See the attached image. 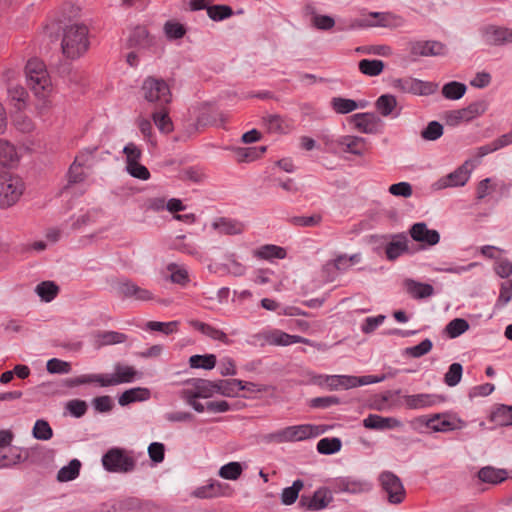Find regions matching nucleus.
<instances>
[{"label":"nucleus","instance_id":"obj_19","mask_svg":"<svg viewBox=\"0 0 512 512\" xmlns=\"http://www.w3.org/2000/svg\"><path fill=\"white\" fill-rule=\"evenodd\" d=\"M15 76L16 72L13 70H8L4 74L7 81L8 98L14 103L17 109H21L25 104L28 93L23 86L13 82Z\"/></svg>","mask_w":512,"mask_h":512},{"label":"nucleus","instance_id":"obj_1","mask_svg":"<svg viewBox=\"0 0 512 512\" xmlns=\"http://www.w3.org/2000/svg\"><path fill=\"white\" fill-rule=\"evenodd\" d=\"M241 380L229 379L212 382L201 378H192L183 383L178 396L198 413L205 411L204 404L198 399H207L219 393L223 396L234 397L241 391Z\"/></svg>","mask_w":512,"mask_h":512},{"label":"nucleus","instance_id":"obj_35","mask_svg":"<svg viewBox=\"0 0 512 512\" xmlns=\"http://www.w3.org/2000/svg\"><path fill=\"white\" fill-rule=\"evenodd\" d=\"M254 256L260 259L272 261L274 259H284L286 257V251L283 247L267 244L260 246L254 250Z\"/></svg>","mask_w":512,"mask_h":512},{"label":"nucleus","instance_id":"obj_8","mask_svg":"<svg viewBox=\"0 0 512 512\" xmlns=\"http://www.w3.org/2000/svg\"><path fill=\"white\" fill-rule=\"evenodd\" d=\"M101 461L104 469L112 473H129L136 466L132 453L118 447L109 449Z\"/></svg>","mask_w":512,"mask_h":512},{"label":"nucleus","instance_id":"obj_21","mask_svg":"<svg viewBox=\"0 0 512 512\" xmlns=\"http://www.w3.org/2000/svg\"><path fill=\"white\" fill-rule=\"evenodd\" d=\"M363 425L367 429L387 430L402 427V422L394 417H383L378 414H369L364 420Z\"/></svg>","mask_w":512,"mask_h":512},{"label":"nucleus","instance_id":"obj_33","mask_svg":"<svg viewBox=\"0 0 512 512\" xmlns=\"http://www.w3.org/2000/svg\"><path fill=\"white\" fill-rule=\"evenodd\" d=\"M408 293L416 299H424L433 295L434 288L432 285L427 283H421L412 279H408L405 282Z\"/></svg>","mask_w":512,"mask_h":512},{"label":"nucleus","instance_id":"obj_49","mask_svg":"<svg viewBox=\"0 0 512 512\" xmlns=\"http://www.w3.org/2000/svg\"><path fill=\"white\" fill-rule=\"evenodd\" d=\"M469 329V323L463 318L451 320L445 327V332L449 338L454 339L465 333Z\"/></svg>","mask_w":512,"mask_h":512},{"label":"nucleus","instance_id":"obj_14","mask_svg":"<svg viewBox=\"0 0 512 512\" xmlns=\"http://www.w3.org/2000/svg\"><path fill=\"white\" fill-rule=\"evenodd\" d=\"M264 340L269 345L289 346L296 343H309V340L298 335H291L278 329L264 330L253 336Z\"/></svg>","mask_w":512,"mask_h":512},{"label":"nucleus","instance_id":"obj_6","mask_svg":"<svg viewBox=\"0 0 512 512\" xmlns=\"http://www.w3.org/2000/svg\"><path fill=\"white\" fill-rule=\"evenodd\" d=\"M141 96L156 108L167 106L172 99L170 87L163 79L147 77L141 86Z\"/></svg>","mask_w":512,"mask_h":512},{"label":"nucleus","instance_id":"obj_4","mask_svg":"<svg viewBox=\"0 0 512 512\" xmlns=\"http://www.w3.org/2000/svg\"><path fill=\"white\" fill-rule=\"evenodd\" d=\"M325 431L326 429L322 425H292L270 433L268 440L275 443L299 442L316 438L325 433Z\"/></svg>","mask_w":512,"mask_h":512},{"label":"nucleus","instance_id":"obj_18","mask_svg":"<svg viewBox=\"0 0 512 512\" xmlns=\"http://www.w3.org/2000/svg\"><path fill=\"white\" fill-rule=\"evenodd\" d=\"M384 242L385 254L388 260H396L408 251V238L403 234L385 237Z\"/></svg>","mask_w":512,"mask_h":512},{"label":"nucleus","instance_id":"obj_63","mask_svg":"<svg viewBox=\"0 0 512 512\" xmlns=\"http://www.w3.org/2000/svg\"><path fill=\"white\" fill-rule=\"evenodd\" d=\"M66 410L74 417L80 418L87 411V404L83 400L74 399L66 404Z\"/></svg>","mask_w":512,"mask_h":512},{"label":"nucleus","instance_id":"obj_48","mask_svg":"<svg viewBox=\"0 0 512 512\" xmlns=\"http://www.w3.org/2000/svg\"><path fill=\"white\" fill-rule=\"evenodd\" d=\"M512 300V279L500 285L499 296L494 304L495 310L503 309Z\"/></svg>","mask_w":512,"mask_h":512},{"label":"nucleus","instance_id":"obj_7","mask_svg":"<svg viewBox=\"0 0 512 512\" xmlns=\"http://www.w3.org/2000/svg\"><path fill=\"white\" fill-rule=\"evenodd\" d=\"M405 19L393 12H369L364 14L361 18L354 19L351 24V29L370 28V27H383L396 29L404 26Z\"/></svg>","mask_w":512,"mask_h":512},{"label":"nucleus","instance_id":"obj_42","mask_svg":"<svg viewBox=\"0 0 512 512\" xmlns=\"http://www.w3.org/2000/svg\"><path fill=\"white\" fill-rule=\"evenodd\" d=\"M303 487L304 483L302 480H295L291 486L286 487L282 490V493L280 495L281 503L287 506L295 503L299 496V492L302 490Z\"/></svg>","mask_w":512,"mask_h":512},{"label":"nucleus","instance_id":"obj_54","mask_svg":"<svg viewBox=\"0 0 512 512\" xmlns=\"http://www.w3.org/2000/svg\"><path fill=\"white\" fill-rule=\"evenodd\" d=\"M179 322L178 321H170V322H159V321H149L145 324V329L151 331L161 332L165 335L172 334L177 331Z\"/></svg>","mask_w":512,"mask_h":512},{"label":"nucleus","instance_id":"obj_40","mask_svg":"<svg viewBox=\"0 0 512 512\" xmlns=\"http://www.w3.org/2000/svg\"><path fill=\"white\" fill-rule=\"evenodd\" d=\"M35 293L46 303L51 302L59 293V287L53 281H43L35 287Z\"/></svg>","mask_w":512,"mask_h":512},{"label":"nucleus","instance_id":"obj_37","mask_svg":"<svg viewBox=\"0 0 512 512\" xmlns=\"http://www.w3.org/2000/svg\"><path fill=\"white\" fill-rule=\"evenodd\" d=\"M236 161L239 163L242 162H252L256 159L260 158L265 152L266 147H249V148H234Z\"/></svg>","mask_w":512,"mask_h":512},{"label":"nucleus","instance_id":"obj_36","mask_svg":"<svg viewBox=\"0 0 512 512\" xmlns=\"http://www.w3.org/2000/svg\"><path fill=\"white\" fill-rule=\"evenodd\" d=\"M80 469L81 462L78 459H72L67 465L59 469L56 479L62 483L75 480L80 474Z\"/></svg>","mask_w":512,"mask_h":512},{"label":"nucleus","instance_id":"obj_50","mask_svg":"<svg viewBox=\"0 0 512 512\" xmlns=\"http://www.w3.org/2000/svg\"><path fill=\"white\" fill-rule=\"evenodd\" d=\"M32 435L37 440L47 441L52 438L53 430L46 420L38 419L34 423Z\"/></svg>","mask_w":512,"mask_h":512},{"label":"nucleus","instance_id":"obj_60","mask_svg":"<svg viewBox=\"0 0 512 512\" xmlns=\"http://www.w3.org/2000/svg\"><path fill=\"white\" fill-rule=\"evenodd\" d=\"M232 9L226 5H214L207 8L208 16L215 21L226 19L232 15Z\"/></svg>","mask_w":512,"mask_h":512},{"label":"nucleus","instance_id":"obj_62","mask_svg":"<svg viewBox=\"0 0 512 512\" xmlns=\"http://www.w3.org/2000/svg\"><path fill=\"white\" fill-rule=\"evenodd\" d=\"M496 190V183L492 178H485L481 180L477 186L476 194L480 200L485 199Z\"/></svg>","mask_w":512,"mask_h":512},{"label":"nucleus","instance_id":"obj_3","mask_svg":"<svg viewBox=\"0 0 512 512\" xmlns=\"http://www.w3.org/2000/svg\"><path fill=\"white\" fill-rule=\"evenodd\" d=\"M89 45V30L86 25L73 23L64 28L61 47L67 58L81 57L87 52Z\"/></svg>","mask_w":512,"mask_h":512},{"label":"nucleus","instance_id":"obj_55","mask_svg":"<svg viewBox=\"0 0 512 512\" xmlns=\"http://www.w3.org/2000/svg\"><path fill=\"white\" fill-rule=\"evenodd\" d=\"M150 43L148 32L145 27H137L129 37V44L132 47L144 48Z\"/></svg>","mask_w":512,"mask_h":512},{"label":"nucleus","instance_id":"obj_31","mask_svg":"<svg viewBox=\"0 0 512 512\" xmlns=\"http://www.w3.org/2000/svg\"><path fill=\"white\" fill-rule=\"evenodd\" d=\"M411 237L418 242L428 245H435L439 242L440 236L436 230H429L427 226H411Z\"/></svg>","mask_w":512,"mask_h":512},{"label":"nucleus","instance_id":"obj_26","mask_svg":"<svg viewBox=\"0 0 512 512\" xmlns=\"http://www.w3.org/2000/svg\"><path fill=\"white\" fill-rule=\"evenodd\" d=\"M412 53L418 56H440L446 53V47L438 41L417 42L412 47Z\"/></svg>","mask_w":512,"mask_h":512},{"label":"nucleus","instance_id":"obj_52","mask_svg":"<svg viewBox=\"0 0 512 512\" xmlns=\"http://www.w3.org/2000/svg\"><path fill=\"white\" fill-rule=\"evenodd\" d=\"M127 340L124 333L116 331H104L97 335V342L101 346L120 344Z\"/></svg>","mask_w":512,"mask_h":512},{"label":"nucleus","instance_id":"obj_43","mask_svg":"<svg viewBox=\"0 0 512 512\" xmlns=\"http://www.w3.org/2000/svg\"><path fill=\"white\" fill-rule=\"evenodd\" d=\"M217 359L214 354L192 355L189 358L191 368L211 370L216 366Z\"/></svg>","mask_w":512,"mask_h":512},{"label":"nucleus","instance_id":"obj_23","mask_svg":"<svg viewBox=\"0 0 512 512\" xmlns=\"http://www.w3.org/2000/svg\"><path fill=\"white\" fill-rule=\"evenodd\" d=\"M93 151H83L76 156L68 172V183H80L85 179L83 166L89 162Z\"/></svg>","mask_w":512,"mask_h":512},{"label":"nucleus","instance_id":"obj_12","mask_svg":"<svg viewBox=\"0 0 512 512\" xmlns=\"http://www.w3.org/2000/svg\"><path fill=\"white\" fill-rule=\"evenodd\" d=\"M330 486L336 493L360 494L372 490L370 481L352 476L337 477L330 481Z\"/></svg>","mask_w":512,"mask_h":512},{"label":"nucleus","instance_id":"obj_2","mask_svg":"<svg viewBox=\"0 0 512 512\" xmlns=\"http://www.w3.org/2000/svg\"><path fill=\"white\" fill-rule=\"evenodd\" d=\"M142 378V373L132 366L117 364L114 372L109 374H82L74 378L63 379L58 382L43 383L42 387L54 394H64L67 388H74L84 384L96 383L101 387L117 386L132 383Z\"/></svg>","mask_w":512,"mask_h":512},{"label":"nucleus","instance_id":"obj_61","mask_svg":"<svg viewBox=\"0 0 512 512\" xmlns=\"http://www.w3.org/2000/svg\"><path fill=\"white\" fill-rule=\"evenodd\" d=\"M443 134V126L436 121L430 122L427 127L421 132V136L425 140L434 141L440 138Z\"/></svg>","mask_w":512,"mask_h":512},{"label":"nucleus","instance_id":"obj_47","mask_svg":"<svg viewBox=\"0 0 512 512\" xmlns=\"http://www.w3.org/2000/svg\"><path fill=\"white\" fill-rule=\"evenodd\" d=\"M491 418L500 426H512V406L500 405L493 411Z\"/></svg>","mask_w":512,"mask_h":512},{"label":"nucleus","instance_id":"obj_30","mask_svg":"<svg viewBox=\"0 0 512 512\" xmlns=\"http://www.w3.org/2000/svg\"><path fill=\"white\" fill-rule=\"evenodd\" d=\"M151 396L148 388L135 387L124 391L118 398V403L121 406L129 405L133 402L147 401Z\"/></svg>","mask_w":512,"mask_h":512},{"label":"nucleus","instance_id":"obj_22","mask_svg":"<svg viewBox=\"0 0 512 512\" xmlns=\"http://www.w3.org/2000/svg\"><path fill=\"white\" fill-rule=\"evenodd\" d=\"M64 231L59 226H46L43 231L44 239L35 240L31 248L35 251H43L47 247L57 243L63 236Z\"/></svg>","mask_w":512,"mask_h":512},{"label":"nucleus","instance_id":"obj_57","mask_svg":"<svg viewBox=\"0 0 512 512\" xmlns=\"http://www.w3.org/2000/svg\"><path fill=\"white\" fill-rule=\"evenodd\" d=\"M46 369L50 374H68L71 372V364L58 358H52L47 361Z\"/></svg>","mask_w":512,"mask_h":512},{"label":"nucleus","instance_id":"obj_24","mask_svg":"<svg viewBox=\"0 0 512 512\" xmlns=\"http://www.w3.org/2000/svg\"><path fill=\"white\" fill-rule=\"evenodd\" d=\"M484 39L491 45H502L512 42V30L508 28L489 26L484 30Z\"/></svg>","mask_w":512,"mask_h":512},{"label":"nucleus","instance_id":"obj_51","mask_svg":"<svg viewBox=\"0 0 512 512\" xmlns=\"http://www.w3.org/2000/svg\"><path fill=\"white\" fill-rule=\"evenodd\" d=\"M383 69L384 63L381 60L362 59L359 62V70L368 76H377L382 73Z\"/></svg>","mask_w":512,"mask_h":512},{"label":"nucleus","instance_id":"obj_15","mask_svg":"<svg viewBox=\"0 0 512 512\" xmlns=\"http://www.w3.org/2000/svg\"><path fill=\"white\" fill-rule=\"evenodd\" d=\"M445 401V397L433 393H418L411 395H404L402 397V404L411 410H420L439 405Z\"/></svg>","mask_w":512,"mask_h":512},{"label":"nucleus","instance_id":"obj_17","mask_svg":"<svg viewBox=\"0 0 512 512\" xmlns=\"http://www.w3.org/2000/svg\"><path fill=\"white\" fill-rule=\"evenodd\" d=\"M339 151L351 153L357 156H363L369 150V145L365 138L353 135H343L336 138Z\"/></svg>","mask_w":512,"mask_h":512},{"label":"nucleus","instance_id":"obj_34","mask_svg":"<svg viewBox=\"0 0 512 512\" xmlns=\"http://www.w3.org/2000/svg\"><path fill=\"white\" fill-rule=\"evenodd\" d=\"M193 495L197 498H214L224 495L223 484L217 480H211L208 484L196 488Z\"/></svg>","mask_w":512,"mask_h":512},{"label":"nucleus","instance_id":"obj_13","mask_svg":"<svg viewBox=\"0 0 512 512\" xmlns=\"http://www.w3.org/2000/svg\"><path fill=\"white\" fill-rule=\"evenodd\" d=\"M393 87L403 93L427 96L437 90V84L425 82L412 77H405L393 81Z\"/></svg>","mask_w":512,"mask_h":512},{"label":"nucleus","instance_id":"obj_44","mask_svg":"<svg viewBox=\"0 0 512 512\" xmlns=\"http://www.w3.org/2000/svg\"><path fill=\"white\" fill-rule=\"evenodd\" d=\"M244 470L240 462L232 461L220 467L218 475L225 480H237Z\"/></svg>","mask_w":512,"mask_h":512},{"label":"nucleus","instance_id":"obj_25","mask_svg":"<svg viewBox=\"0 0 512 512\" xmlns=\"http://www.w3.org/2000/svg\"><path fill=\"white\" fill-rule=\"evenodd\" d=\"M375 106L377 111L383 117L397 118L400 115V109H398L397 99L393 95H381L376 100Z\"/></svg>","mask_w":512,"mask_h":512},{"label":"nucleus","instance_id":"obj_64","mask_svg":"<svg viewBox=\"0 0 512 512\" xmlns=\"http://www.w3.org/2000/svg\"><path fill=\"white\" fill-rule=\"evenodd\" d=\"M495 273L501 278H508L512 275V262L508 259L501 258L495 262Z\"/></svg>","mask_w":512,"mask_h":512},{"label":"nucleus","instance_id":"obj_38","mask_svg":"<svg viewBox=\"0 0 512 512\" xmlns=\"http://www.w3.org/2000/svg\"><path fill=\"white\" fill-rule=\"evenodd\" d=\"M332 500L333 496L331 491L326 487H321L314 492L309 502V508L322 510L326 508Z\"/></svg>","mask_w":512,"mask_h":512},{"label":"nucleus","instance_id":"obj_27","mask_svg":"<svg viewBox=\"0 0 512 512\" xmlns=\"http://www.w3.org/2000/svg\"><path fill=\"white\" fill-rule=\"evenodd\" d=\"M350 121L354 124V127L362 133L372 134L376 132L378 119L374 114L370 113H358L354 114Z\"/></svg>","mask_w":512,"mask_h":512},{"label":"nucleus","instance_id":"obj_53","mask_svg":"<svg viewBox=\"0 0 512 512\" xmlns=\"http://www.w3.org/2000/svg\"><path fill=\"white\" fill-rule=\"evenodd\" d=\"M463 374V367L460 363H452L444 375V383L449 387H455L460 383Z\"/></svg>","mask_w":512,"mask_h":512},{"label":"nucleus","instance_id":"obj_32","mask_svg":"<svg viewBox=\"0 0 512 512\" xmlns=\"http://www.w3.org/2000/svg\"><path fill=\"white\" fill-rule=\"evenodd\" d=\"M19 160L17 150L9 141L0 140V165L5 167L14 166Z\"/></svg>","mask_w":512,"mask_h":512},{"label":"nucleus","instance_id":"obj_9","mask_svg":"<svg viewBox=\"0 0 512 512\" xmlns=\"http://www.w3.org/2000/svg\"><path fill=\"white\" fill-rule=\"evenodd\" d=\"M417 420L432 432L445 433L460 430L467 426L466 421L456 414L450 413H436L430 417L421 416Z\"/></svg>","mask_w":512,"mask_h":512},{"label":"nucleus","instance_id":"obj_29","mask_svg":"<svg viewBox=\"0 0 512 512\" xmlns=\"http://www.w3.org/2000/svg\"><path fill=\"white\" fill-rule=\"evenodd\" d=\"M166 277L175 284L186 285L189 281V272L184 264L171 262L165 268Z\"/></svg>","mask_w":512,"mask_h":512},{"label":"nucleus","instance_id":"obj_58","mask_svg":"<svg viewBox=\"0 0 512 512\" xmlns=\"http://www.w3.org/2000/svg\"><path fill=\"white\" fill-rule=\"evenodd\" d=\"M123 153L126 157V166H132L134 163H140L142 158V150L135 143H128L124 147Z\"/></svg>","mask_w":512,"mask_h":512},{"label":"nucleus","instance_id":"obj_20","mask_svg":"<svg viewBox=\"0 0 512 512\" xmlns=\"http://www.w3.org/2000/svg\"><path fill=\"white\" fill-rule=\"evenodd\" d=\"M477 478L481 483L498 485L509 478V473L506 469L488 465L479 469Z\"/></svg>","mask_w":512,"mask_h":512},{"label":"nucleus","instance_id":"obj_45","mask_svg":"<svg viewBox=\"0 0 512 512\" xmlns=\"http://www.w3.org/2000/svg\"><path fill=\"white\" fill-rule=\"evenodd\" d=\"M466 85L457 81L446 83L442 87V94L446 99L458 100L464 96Z\"/></svg>","mask_w":512,"mask_h":512},{"label":"nucleus","instance_id":"obj_56","mask_svg":"<svg viewBox=\"0 0 512 512\" xmlns=\"http://www.w3.org/2000/svg\"><path fill=\"white\" fill-rule=\"evenodd\" d=\"M25 460L19 448H14L8 454L0 457V469L17 465Z\"/></svg>","mask_w":512,"mask_h":512},{"label":"nucleus","instance_id":"obj_41","mask_svg":"<svg viewBox=\"0 0 512 512\" xmlns=\"http://www.w3.org/2000/svg\"><path fill=\"white\" fill-rule=\"evenodd\" d=\"M158 109L159 111H155L152 114L153 121L162 133L168 134L173 130V123L166 110V106Z\"/></svg>","mask_w":512,"mask_h":512},{"label":"nucleus","instance_id":"obj_39","mask_svg":"<svg viewBox=\"0 0 512 512\" xmlns=\"http://www.w3.org/2000/svg\"><path fill=\"white\" fill-rule=\"evenodd\" d=\"M332 109L338 114H347L355 111L358 108H363L362 104H359L355 100L347 99L343 97H333L330 101Z\"/></svg>","mask_w":512,"mask_h":512},{"label":"nucleus","instance_id":"obj_5","mask_svg":"<svg viewBox=\"0 0 512 512\" xmlns=\"http://www.w3.org/2000/svg\"><path fill=\"white\" fill-rule=\"evenodd\" d=\"M28 85L36 96L45 97L51 92V80L43 61L38 58L30 59L25 67Z\"/></svg>","mask_w":512,"mask_h":512},{"label":"nucleus","instance_id":"obj_10","mask_svg":"<svg viewBox=\"0 0 512 512\" xmlns=\"http://www.w3.org/2000/svg\"><path fill=\"white\" fill-rule=\"evenodd\" d=\"M378 483L390 504H400L405 500L406 490L402 480L392 471L384 470L378 475Z\"/></svg>","mask_w":512,"mask_h":512},{"label":"nucleus","instance_id":"obj_28","mask_svg":"<svg viewBox=\"0 0 512 512\" xmlns=\"http://www.w3.org/2000/svg\"><path fill=\"white\" fill-rule=\"evenodd\" d=\"M191 325L196 330H198L203 335L209 337L212 340L220 341L226 345H230L232 343L231 339L227 336V334L224 331L210 324H206L200 321H191Z\"/></svg>","mask_w":512,"mask_h":512},{"label":"nucleus","instance_id":"obj_11","mask_svg":"<svg viewBox=\"0 0 512 512\" xmlns=\"http://www.w3.org/2000/svg\"><path fill=\"white\" fill-rule=\"evenodd\" d=\"M24 190L22 180L9 173L0 174V206L9 207L15 204Z\"/></svg>","mask_w":512,"mask_h":512},{"label":"nucleus","instance_id":"obj_16","mask_svg":"<svg viewBox=\"0 0 512 512\" xmlns=\"http://www.w3.org/2000/svg\"><path fill=\"white\" fill-rule=\"evenodd\" d=\"M472 167V164L466 161L452 173L440 178L437 181V187L444 189L448 187L464 186L471 176Z\"/></svg>","mask_w":512,"mask_h":512},{"label":"nucleus","instance_id":"obj_46","mask_svg":"<svg viewBox=\"0 0 512 512\" xmlns=\"http://www.w3.org/2000/svg\"><path fill=\"white\" fill-rule=\"evenodd\" d=\"M342 447L341 440L336 437L322 438L317 443V451L323 455H331L340 451Z\"/></svg>","mask_w":512,"mask_h":512},{"label":"nucleus","instance_id":"obj_59","mask_svg":"<svg viewBox=\"0 0 512 512\" xmlns=\"http://www.w3.org/2000/svg\"><path fill=\"white\" fill-rule=\"evenodd\" d=\"M433 343L430 339H424L419 344L406 348V354L413 358H420L431 351Z\"/></svg>","mask_w":512,"mask_h":512}]
</instances>
